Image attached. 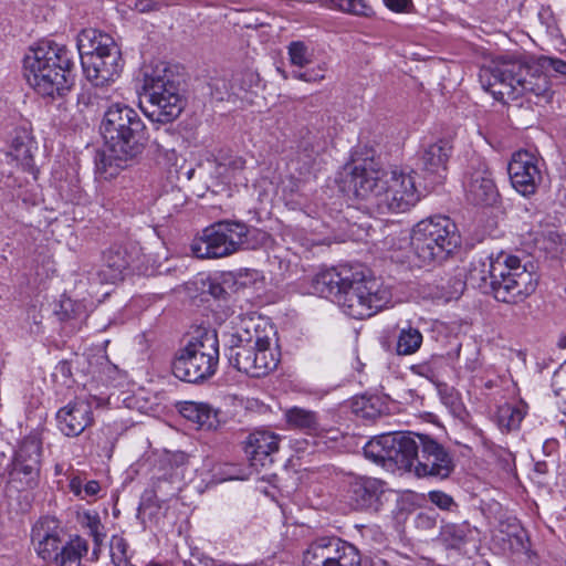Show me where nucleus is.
<instances>
[{"mask_svg":"<svg viewBox=\"0 0 566 566\" xmlns=\"http://www.w3.org/2000/svg\"><path fill=\"white\" fill-rule=\"evenodd\" d=\"M364 454L387 470H406L418 478L448 479L455 469L450 450L429 434L386 433L373 438Z\"/></svg>","mask_w":566,"mask_h":566,"instance_id":"nucleus-1","label":"nucleus"},{"mask_svg":"<svg viewBox=\"0 0 566 566\" xmlns=\"http://www.w3.org/2000/svg\"><path fill=\"white\" fill-rule=\"evenodd\" d=\"M99 491H101V486L97 481H95V480L86 481V483L83 488V494H82L81 500L90 501V499L97 496Z\"/></svg>","mask_w":566,"mask_h":566,"instance_id":"nucleus-45","label":"nucleus"},{"mask_svg":"<svg viewBox=\"0 0 566 566\" xmlns=\"http://www.w3.org/2000/svg\"><path fill=\"white\" fill-rule=\"evenodd\" d=\"M287 424L293 429L302 430L308 434H319L323 428L317 413L301 407H292L285 411Z\"/></svg>","mask_w":566,"mask_h":566,"instance_id":"nucleus-24","label":"nucleus"},{"mask_svg":"<svg viewBox=\"0 0 566 566\" xmlns=\"http://www.w3.org/2000/svg\"><path fill=\"white\" fill-rule=\"evenodd\" d=\"M88 552L87 542L80 537L74 536L65 545H62L57 551V556L53 558L57 566H81L82 557Z\"/></svg>","mask_w":566,"mask_h":566,"instance_id":"nucleus-26","label":"nucleus"},{"mask_svg":"<svg viewBox=\"0 0 566 566\" xmlns=\"http://www.w3.org/2000/svg\"><path fill=\"white\" fill-rule=\"evenodd\" d=\"M289 56L292 65L305 67L312 61V53L308 48L300 41L292 42L289 45Z\"/></svg>","mask_w":566,"mask_h":566,"instance_id":"nucleus-34","label":"nucleus"},{"mask_svg":"<svg viewBox=\"0 0 566 566\" xmlns=\"http://www.w3.org/2000/svg\"><path fill=\"white\" fill-rule=\"evenodd\" d=\"M349 182L356 197L380 214L406 212L420 199L411 174L376 168L373 161L355 166Z\"/></svg>","mask_w":566,"mask_h":566,"instance_id":"nucleus-4","label":"nucleus"},{"mask_svg":"<svg viewBox=\"0 0 566 566\" xmlns=\"http://www.w3.org/2000/svg\"><path fill=\"white\" fill-rule=\"evenodd\" d=\"M464 191L467 200L475 206H491L496 201L499 191L483 160L472 163L464 181Z\"/></svg>","mask_w":566,"mask_h":566,"instance_id":"nucleus-17","label":"nucleus"},{"mask_svg":"<svg viewBox=\"0 0 566 566\" xmlns=\"http://www.w3.org/2000/svg\"><path fill=\"white\" fill-rule=\"evenodd\" d=\"M385 4L392 11H407L412 6L411 0H384Z\"/></svg>","mask_w":566,"mask_h":566,"instance_id":"nucleus-47","label":"nucleus"},{"mask_svg":"<svg viewBox=\"0 0 566 566\" xmlns=\"http://www.w3.org/2000/svg\"><path fill=\"white\" fill-rule=\"evenodd\" d=\"M77 49L86 78L93 86H105L119 77L124 61L111 35L95 29L83 30L77 36Z\"/></svg>","mask_w":566,"mask_h":566,"instance_id":"nucleus-8","label":"nucleus"},{"mask_svg":"<svg viewBox=\"0 0 566 566\" xmlns=\"http://www.w3.org/2000/svg\"><path fill=\"white\" fill-rule=\"evenodd\" d=\"M104 86H94V88L83 90L77 96V103L85 107L101 106V101L104 99L101 91ZM108 96H105L107 98Z\"/></svg>","mask_w":566,"mask_h":566,"instance_id":"nucleus-36","label":"nucleus"},{"mask_svg":"<svg viewBox=\"0 0 566 566\" xmlns=\"http://www.w3.org/2000/svg\"><path fill=\"white\" fill-rule=\"evenodd\" d=\"M180 413L201 429L210 430L218 423L217 412L203 402L187 401L181 406Z\"/></svg>","mask_w":566,"mask_h":566,"instance_id":"nucleus-25","label":"nucleus"},{"mask_svg":"<svg viewBox=\"0 0 566 566\" xmlns=\"http://www.w3.org/2000/svg\"><path fill=\"white\" fill-rule=\"evenodd\" d=\"M548 66L560 75H566V61L558 57L544 56L542 57V66Z\"/></svg>","mask_w":566,"mask_h":566,"instance_id":"nucleus-43","label":"nucleus"},{"mask_svg":"<svg viewBox=\"0 0 566 566\" xmlns=\"http://www.w3.org/2000/svg\"><path fill=\"white\" fill-rule=\"evenodd\" d=\"M280 437L269 429H255L244 441V450L255 469L273 462L272 454L279 451Z\"/></svg>","mask_w":566,"mask_h":566,"instance_id":"nucleus-21","label":"nucleus"},{"mask_svg":"<svg viewBox=\"0 0 566 566\" xmlns=\"http://www.w3.org/2000/svg\"><path fill=\"white\" fill-rule=\"evenodd\" d=\"M256 233L243 222L220 221L203 230L202 235L193 241L191 251L198 259H216L239 250H252L258 244Z\"/></svg>","mask_w":566,"mask_h":566,"instance_id":"nucleus-12","label":"nucleus"},{"mask_svg":"<svg viewBox=\"0 0 566 566\" xmlns=\"http://www.w3.org/2000/svg\"><path fill=\"white\" fill-rule=\"evenodd\" d=\"M482 87L497 101L516 99L527 93L544 95L547 76L536 65L515 56H500L482 66L479 73Z\"/></svg>","mask_w":566,"mask_h":566,"instance_id":"nucleus-7","label":"nucleus"},{"mask_svg":"<svg viewBox=\"0 0 566 566\" xmlns=\"http://www.w3.org/2000/svg\"><path fill=\"white\" fill-rule=\"evenodd\" d=\"M219 366V339L214 329L198 328L179 348L171 363L175 377L187 382L211 378Z\"/></svg>","mask_w":566,"mask_h":566,"instance_id":"nucleus-9","label":"nucleus"},{"mask_svg":"<svg viewBox=\"0 0 566 566\" xmlns=\"http://www.w3.org/2000/svg\"><path fill=\"white\" fill-rule=\"evenodd\" d=\"M328 542H331V537H319L312 542L303 553V565L326 566L329 557Z\"/></svg>","mask_w":566,"mask_h":566,"instance_id":"nucleus-30","label":"nucleus"},{"mask_svg":"<svg viewBox=\"0 0 566 566\" xmlns=\"http://www.w3.org/2000/svg\"><path fill=\"white\" fill-rule=\"evenodd\" d=\"M328 552H329V557H328V560H327V564L326 566H339L342 565V562H340V558H342V551H343V547H342V544H343V539H340L339 537H331V542H328Z\"/></svg>","mask_w":566,"mask_h":566,"instance_id":"nucleus-42","label":"nucleus"},{"mask_svg":"<svg viewBox=\"0 0 566 566\" xmlns=\"http://www.w3.org/2000/svg\"><path fill=\"white\" fill-rule=\"evenodd\" d=\"M557 345L562 349L566 348V335L559 337Z\"/></svg>","mask_w":566,"mask_h":566,"instance_id":"nucleus-51","label":"nucleus"},{"mask_svg":"<svg viewBox=\"0 0 566 566\" xmlns=\"http://www.w3.org/2000/svg\"><path fill=\"white\" fill-rule=\"evenodd\" d=\"M526 415V406L523 402L518 405L504 403L499 407L496 412L497 423L502 429H517Z\"/></svg>","mask_w":566,"mask_h":566,"instance_id":"nucleus-28","label":"nucleus"},{"mask_svg":"<svg viewBox=\"0 0 566 566\" xmlns=\"http://www.w3.org/2000/svg\"><path fill=\"white\" fill-rule=\"evenodd\" d=\"M229 364L251 377H263L276 368L280 359L275 348H271L269 337L243 338L231 334L226 345Z\"/></svg>","mask_w":566,"mask_h":566,"instance_id":"nucleus-13","label":"nucleus"},{"mask_svg":"<svg viewBox=\"0 0 566 566\" xmlns=\"http://www.w3.org/2000/svg\"><path fill=\"white\" fill-rule=\"evenodd\" d=\"M507 172L513 188L525 197L534 195L543 180L538 156L525 149L513 154Z\"/></svg>","mask_w":566,"mask_h":566,"instance_id":"nucleus-15","label":"nucleus"},{"mask_svg":"<svg viewBox=\"0 0 566 566\" xmlns=\"http://www.w3.org/2000/svg\"><path fill=\"white\" fill-rule=\"evenodd\" d=\"M74 53L65 45L41 41L23 59V75L41 96L63 97L73 85Z\"/></svg>","mask_w":566,"mask_h":566,"instance_id":"nucleus-6","label":"nucleus"},{"mask_svg":"<svg viewBox=\"0 0 566 566\" xmlns=\"http://www.w3.org/2000/svg\"><path fill=\"white\" fill-rule=\"evenodd\" d=\"M410 245L422 264L444 261L460 245L457 226L450 218L434 216L419 221L411 231Z\"/></svg>","mask_w":566,"mask_h":566,"instance_id":"nucleus-11","label":"nucleus"},{"mask_svg":"<svg viewBox=\"0 0 566 566\" xmlns=\"http://www.w3.org/2000/svg\"><path fill=\"white\" fill-rule=\"evenodd\" d=\"M313 289L356 319L371 317L391 300L389 289L364 270L343 268L323 271L314 277Z\"/></svg>","mask_w":566,"mask_h":566,"instance_id":"nucleus-2","label":"nucleus"},{"mask_svg":"<svg viewBox=\"0 0 566 566\" xmlns=\"http://www.w3.org/2000/svg\"><path fill=\"white\" fill-rule=\"evenodd\" d=\"M144 95L139 106L153 122L169 123L184 109V99L174 73L165 63H159L144 74Z\"/></svg>","mask_w":566,"mask_h":566,"instance_id":"nucleus-10","label":"nucleus"},{"mask_svg":"<svg viewBox=\"0 0 566 566\" xmlns=\"http://www.w3.org/2000/svg\"><path fill=\"white\" fill-rule=\"evenodd\" d=\"M181 490V481L178 471H174L169 476L158 478L155 482V493L160 495L161 500H168L176 496Z\"/></svg>","mask_w":566,"mask_h":566,"instance_id":"nucleus-32","label":"nucleus"},{"mask_svg":"<svg viewBox=\"0 0 566 566\" xmlns=\"http://www.w3.org/2000/svg\"><path fill=\"white\" fill-rule=\"evenodd\" d=\"M158 8V3L153 0H136L134 3V9L142 13L150 12Z\"/></svg>","mask_w":566,"mask_h":566,"instance_id":"nucleus-48","label":"nucleus"},{"mask_svg":"<svg viewBox=\"0 0 566 566\" xmlns=\"http://www.w3.org/2000/svg\"><path fill=\"white\" fill-rule=\"evenodd\" d=\"M322 149L323 145L319 142L304 140L301 144L300 158H303L304 164L310 168Z\"/></svg>","mask_w":566,"mask_h":566,"instance_id":"nucleus-37","label":"nucleus"},{"mask_svg":"<svg viewBox=\"0 0 566 566\" xmlns=\"http://www.w3.org/2000/svg\"><path fill=\"white\" fill-rule=\"evenodd\" d=\"M342 547V565L339 566H360V555L358 549L345 541H343Z\"/></svg>","mask_w":566,"mask_h":566,"instance_id":"nucleus-39","label":"nucleus"},{"mask_svg":"<svg viewBox=\"0 0 566 566\" xmlns=\"http://www.w3.org/2000/svg\"><path fill=\"white\" fill-rule=\"evenodd\" d=\"M32 544L38 556L44 562H52L62 546V528L53 517H41L32 527Z\"/></svg>","mask_w":566,"mask_h":566,"instance_id":"nucleus-19","label":"nucleus"},{"mask_svg":"<svg viewBox=\"0 0 566 566\" xmlns=\"http://www.w3.org/2000/svg\"><path fill=\"white\" fill-rule=\"evenodd\" d=\"M451 149L450 143L444 139L426 146L420 158L422 169L429 175L443 177V174L447 171Z\"/></svg>","mask_w":566,"mask_h":566,"instance_id":"nucleus-23","label":"nucleus"},{"mask_svg":"<svg viewBox=\"0 0 566 566\" xmlns=\"http://www.w3.org/2000/svg\"><path fill=\"white\" fill-rule=\"evenodd\" d=\"M332 8L343 12L364 15L366 14L367 4L365 0H325Z\"/></svg>","mask_w":566,"mask_h":566,"instance_id":"nucleus-35","label":"nucleus"},{"mask_svg":"<svg viewBox=\"0 0 566 566\" xmlns=\"http://www.w3.org/2000/svg\"><path fill=\"white\" fill-rule=\"evenodd\" d=\"M85 483L86 481L82 479L80 475H72L69 482V489L75 496L82 499L83 488Z\"/></svg>","mask_w":566,"mask_h":566,"instance_id":"nucleus-46","label":"nucleus"},{"mask_svg":"<svg viewBox=\"0 0 566 566\" xmlns=\"http://www.w3.org/2000/svg\"><path fill=\"white\" fill-rule=\"evenodd\" d=\"M209 293L216 298H224L227 291L220 283H211L209 286Z\"/></svg>","mask_w":566,"mask_h":566,"instance_id":"nucleus-49","label":"nucleus"},{"mask_svg":"<svg viewBox=\"0 0 566 566\" xmlns=\"http://www.w3.org/2000/svg\"><path fill=\"white\" fill-rule=\"evenodd\" d=\"M566 375V361L562 365L560 370L555 374V379L563 377Z\"/></svg>","mask_w":566,"mask_h":566,"instance_id":"nucleus-50","label":"nucleus"},{"mask_svg":"<svg viewBox=\"0 0 566 566\" xmlns=\"http://www.w3.org/2000/svg\"><path fill=\"white\" fill-rule=\"evenodd\" d=\"M109 546L111 557L115 566H126L129 564V545L123 536L113 535Z\"/></svg>","mask_w":566,"mask_h":566,"instance_id":"nucleus-33","label":"nucleus"},{"mask_svg":"<svg viewBox=\"0 0 566 566\" xmlns=\"http://www.w3.org/2000/svg\"><path fill=\"white\" fill-rule=\"evenodd\" d=\"M154 144L157 146L159 150H168V148L165 145L160 144L158 138L154 140Z\"/></svg>","mask_w":566,"mask_h":566,"instance_id":"nucleus-52","label":"nucleus"},{"mask_svg":"<svg viewBox=\"0 0 566 566\" xmlns=\"http://www.w3.org/2000/svg\"><path fill=\"white\" fill-rule=\"evenodd\" d=\"M443 367L444 358L442 356L432 355L427 360L411 365L409 369L413 375L423 377L430 382L438 385Z\"/></svg>","mask_w":566,"mask_h":566,"instance_id":"nucleus-29","label":"nucleus"},{"mask_svg":"<svg viewBox=\"0 0 566 566\" xmlns=\"http://www.w3.org/2000/svg\"><path fill=\"white\" fill-rule=\"evenodd\" d=\"M325 70L322 66H317V69L306 70V71H294L292 76L296 80L304 81L307 83H316L321 82L325 78Z\"/></svg>","mask_w":566,"mask_h":566,"instance_id":"nucleus-41","label":"nucleus"},{"mask_svg":"<svg viewBox=\"0 0 566 566\" xmlns=\"http://www.w3.org/2000/svg\"><path fill=\"white\" fill-rule=\"evenodd\" d=\"M468 280L479 287H490L493 297L506 304H518L532 295L537 286L536 274L521 260L505 252L471 262Z\"/></svg>","mask_w":566,"mask_h":566,"instance_id":"nucleus-5","label":"nucleus"},{"mask_svg":"<svg viewBox=\"0 0 566 566\" xmlns=\"http://www.w3.org/2000/svg\"><path fill=\"white\" fill-rule=\"evenodd\" d=\"M428 499L441 510L452 511L457 507L453 497L442 491H430L428 493Z\"/></svg>","mask_w":566,"mask_h":566,"instance_id":"nucleus-38","label":"nucleus"},{"mask_svg":"<svg viewBox=\"0 0 566 566\" xmlns=\"http://www.w3.org/2000/svg\"><path fill=\"white\" fill-rule=\"evenodd\" d=\"M9 149L6 153L7 160L14 161L23 171H32V140L23 128H14L8 139Z\"/></svg>","mask_w":566,"mask_h":566,"instance_id":"nucleus-22","label":"nucleus"},{"mask_svg":"<svg viewBox=\"0 0 566 566\" xmlns=\"http://www.w3.org/2000/svg\"><path fill=\"white\" fill-rule=\"evenodd\" d=\"M42 447L36 438L28 437L20 444L11 463L9 480L19 490L38 486L41 470Z\"/></svg>","mask_w":566,"mask_h":566,"instance_id":"nucleus-14","label":"nucleus"},{"mask_svg":"<svg viewBox=\"0 0 566 566\" xmlns=\"http://www.w3.org/2000/svg\"><path fill=\"white\" fill-rule=\"evenodd\" d=\"M104 151L95 160L96 175L108 180L139 156L146 147V126L138 113L128 105L113 103L101 124Z\"/></svg>","mask_w":566,"mask_h":566,"instance_id":"nucleus-3","label":"nucleus"},{"mask_svg":"<svg viewBox=\"0 0 566 566\" xmlns=\"http://www.w3.org/2000/svg\"><path fill=\"white\" fill-rule=\"evenodd\" d=\"M220 166L232 171H239L244 168L245 160L240 156L229 157L223 159V161L220 163Z\"/></svg>","mask_w":566,"mask_h":566,"instance_id":"nucleus-44","label":"nucleus"},{"mask_svg":"<svg viewBox=\"0 0 566 566\" xmlns=\"http://www.w3.org/2000/svg\"><path fill=\"white\" fill-rule=\"evenodd\" d=\"M86 526L90 530V534L93 537V541L96 546H99L105 538V533L103 532V525L97 515H86Z\"/></svg>","mask_w":566,"mask_h":566,"instance_id":"nucleus-40","label":"nucleus"},{"mask_svg":"<svg viewBox=\"0 0 566 566\" xmlns=\"http://www.w3.org/2000/svg\"><path fill=\"white\" fill-rule=\"evenodd\" d=\"M384 492L381 480L367 476L355 478L348 484L347 503L355 511L378 512Z\"/></svg>","mask_w":566,"mask_h":566,"instance_id":"nucleus-18","label":"nucleus"},{"mask_svg":"<svg viewBox=\"0 0 566 566\" xmlns=\"http://www.w3.org/2000/svg\"><path fill=\"white\" fill-rule=\"evenodd\" d=\"M139 256V248L132 242L115 243L103 253L97 275L103 283L122 281Z\"/></svg>","mask_w":566,"mask_h":566,"instance_id":"nucleus-16","label":"nucleus"},{"mask_svg":"<svg viewBox=\"0 0 566 566\" xmlns=\"http://www.w3.org/2000/svg\"><path fill=\"white\" fill-rule=\"evenodd\" d=\"M92 405L87 400L75 399L56 412L57 428L66 437H77L93 423Z\"/></svg>","mask_w":566,"mask_h":566,"instance_id":"nucleus-20","label":"nucleus"},{"mask_svg":"<svg viewBox=\"0 0 566 566\" xmlns=\"http://www.w3.org/2000/svg\"><path fill=\"white\" fill-rule=\"evenodd\" d=\"M471 533L468 523H448L441 527V539L450 547L455 548L464 544L468 535Z\"/></svg>","mask_w":566,"mask_h":566,"instance_id":"nucleus-31","label":"nucleus"},{"mask_svg":"<svg viewBox=\"0 0 566 566\" xmlns=\"http://www.w3.org/2000/svg\"><path fill=\"white\" fill-rule=\"evenodd\" d=\"M423 343L422 333L411 326L401 327L397 335L396 354L398 356H409L416 354Z\"/></svg>","mask_w":566,"mask_h":566,"instance_id":"nucleus-27","label":"nucleus"}]
</instances>
